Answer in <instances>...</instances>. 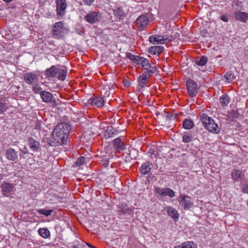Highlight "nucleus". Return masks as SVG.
<instances>
[{"label":"nucleus","instance_id":"21","mask_svg":"<svg viewBox=\"0 0 248 248\" xmlns=\"http://www.w3.org/2000/svg\"><path fill=\"white\" fill-rule=\"evenodd\" d=\"M113 145L117 150L121 151L124 150L125 149L124 143L122 142L120 138H117L113 140Z\"/></svg>","mask_w":248,"mask_h":248},{"label":"nucleus","instance_id":"22","mask_svg":"<svg viewBox=\"0 0 248 248\" xmlns=\"http://www.w3.org/2000/svg\"><path fill=\"white\" fill-rule=\"evenodd\" d=\"M164 50V47L160 46H154L149 48L148 52L153 55H160Z\"/></svg>","mask_w":248,"mask_h":248},{"label":"nucleus","instance_id":"26","mask_svg":"<svg viewBox=\"0 0 248 248\" xmlns=\"http://www.w3.org/2000/svg\"><path fill=\"white\" fill-rule=\"evenodd\" d=\"M166 210L168 215L171 217L173 219L176 220L178 219L179 217L178 214L173 207L168 206L166 208Z\"/></svg>","mask_w":248,"mask_h":248},{"label":"nucleus","instance_id":"46","mask_svg":"<svg viewBox=\"0 0 248 248\" xmlns=\"http://www.w3.org/2000/svg\"><path fill=\"white\" fill-rule=\"evenodd\" d=\"M76 32L79 35H83L84 32L81 28L76 29Z\"/></svg>","mask_w":248,"mask_h":248},{"label":"nucleus","instance_id":"33","mask_svg":"<svg viewBox=\"0 0 248 248\" xmlns=\"http://www.w3.org/2000/svg\"><path fill=\"white\" fill-rule=\"evenodd\" d=\"M183 248H197V245L192 241H186L183 243Z\"/></svg>","mask_w":248,"mask_h":248},{"label":"nucleus","instance_id":"47","mask_svg":"<svg viewBox=\"0 0 248 248\" xmlns=\"http://www.w3.org/2000/svg\"><path fill=\"white\" fill-rule=\"evenodd\" d=\"M41 124H40V123L37 122L35 124L34 129H37V130H39L41 129Z\"/></svg>","mask_w":248,"mask_h":248},{"label":"nucleus","instance_id":"48","mask_svg":"<svg viewBox=\"0 0 248 248\" xmlns=\"http://www.w3.org/2000/svg\"><path fill=\"white\" fill-rule=\"evenodd\" d=\"M220 19L223 21H224L225 22H228V17L226 16L225 15H222L221 17H220Z\"/></svg>","mask_w":248,"mask_h":248},{"label":"nucleus","instance_id":"29","mask_svg":"<svg viewBox=\"0 0 248 248\" xmlns=\"http://www.w3.org/2000/svg\"><path fill=\"white\" fill-rule=\"evenodd\" d=\"M194 126V123L190 119H186L183 121V127L186 129H190Z\"/></svg>","mask_w":248,"mask_h":248},{"label":"nucleus","instance_id":"20","mask_svg":"<svg viewBox=\"0 0 248 248\" xmlns=\"http://www.w3.org/2000/svg\"><path fill=\"white\" fill-rule=\"evenodd\" d=\"M176 114H170L169 113H165L161 114V121L162 125L166 124V122L169 120H175L176 118Z\"/></svg>","mask_w":248,"mask_h":248},{"label":"nucleus","instance_id":"24","mask_svg":"<svg viewBox=\"0 0 248 248\" xmlns=\"http://www.w3.org/2000/svg\"><path fill=\"white\" fill-rule=\"evenodd\" d=\"M231 176L233 180L239 181L244 177V173L239 170L235 169L232 172Z\"/></svg>","mask_w":248,"mask_h":248},{"label":"nucleus","instance_id":"39","mask_svg":"<svg viewBox=\"0 0 248 248\" xmlns=\"http://www.w3.org/2000/svg\"><path fill=\"white\" fill-rule=\"evenodd\" d=\"M136 60V63L139 65H140L141 66H142V65L144 64L147 60L145 58L138 56L137 59Z\"/></svg>","mask_w":248,"mask_h":248},{"label":"nucleus","instance_id":"37","mask_svg":"<svg viewBox=\"0 0 248 248\" xmlns=\"http://www.w3.org/2000/svg\"><path fill=\"white\" fill-rule=\"evenodd\" d=\"M39 213L41 215H43L46 217H48L53 212L52 210H47L46 209H41L38 210Z\"/></svg>","mask_w":248,"mask_h":248},{"label":"nucleus","instance_id":"8","mask_svg":"<svg viewBox=\"0 0 248 248\" xmlns=\"http://www.w3.org/2000/svg\"><path fill=\"white\" fill-rule=\"evenodd\" d=\"M172 36L167 35H152L149 38V41L152 44L164 43V41H171Z\"/></svg>","mask_w":248,"mask_h":248},{"label":"nucleus","instance_id":"35","mask_svg":"<svg viewBox=\"0 0 248 248\" xmlns=\"http://www.w3.org/2000/svg\"><path fill=\"white\" fill-rule=\"evenodd\" d=\"M239 115L240 114L237 111L232 110L229 113L228 115V119L230 121H233V119L238 118L239 116Z\"/></svg>","mask_w":248,"mask_h":248},{"label":"nucleus","instance_id":"36","mask_svg":"<svg viewBox=\"0 0 248 248\" xmlns=\"http://www.w3.org/2000/svg\"><path fill=\"white\" fill-rule=\"evenodd\" d=\"M207 62V58L205 56H202L199 60H197L196 63L199 66L204 65Z\"/></svg>","mask_w":248,"mask_h":248},{"label":"nucleus","instance_id":"18","mask_svg":"<svg viewBox=\"0 0 248 248\" xmlns=\"http://www.w3.org/2000/svg\"><path fill=\"white\" fill-rule=\"evenodd\" d=\"M58 66L53 65L50 68L46 69L45 71V75L47 78H54L57 75Z\"/></svg>","mask_w":248,"mask_h":248},{"label":"nucleus","instance_id":"3","mask_svg":"<svg viewBox=\"0 0 248 248\" xmlns=\"http://www.w3.org/2000/svg\"><path fill=\"white\" fill-rule=\"evenodd\" d=\"M52 35L53 37L57 39H60L65 35L63 22L59 21L53 24L52 26Z\"/></svg>","mask_w":248,"mask_h":248},{"label":"nucleus","instance_id":"32","mask_svg":"<svg viewBox=\"0 0 248 248\" xmlns=\"http://www.w3.org/2000/svg\"><path fill=\"white\" fill-rule=\"evenodd\" d=\"M114 15L119 19L122 18L124 16V12L120 7H118L113 10Z\"/></svg>","mask_w":248,"mask_h":248},{"label":"nucleus","instance_id":"49","mask_svg":"<svg viewBox=\"0 0 248 248\" xmlns=\"http://www.w3.org/2000/svg\"><path fill=\"white\" fill-rule=\"evenodd\" d=\"M21 152L24 154H28V152L27 151V149L26 148H24V150H21Z\"/></svg>","mask_w":248,"mask_h":248},{"label":"nucleus","instance_id":"42","mask_svg":"<svg viewBox=\"0 0 248 248\" xmlns=\"http://www.w3.org/2000/svg\"><path fill=\"white\" fill-rule=\"evenodd\" d=\"M33 90L34 93H36V94H38V93L40 94V93L42 92L43 91H41L42 88L38 85H36V86L33 87Z\"/></svg>","mask_w":248,"mask_h":248},{"label":"nucleus","instance_id":"23","mask_svg":"<svg viewBox=\"0 0 248 248\" xmlns=\"http://www.w3.org/2000/svg\"><path fill=\"white\" fill-rule=\"evenodd\" d=\"M234 16L236 20L244 22H246L248 17V14L243 12H235Z\"/></svg>","mask_w":248,"mask_h":248},{"label":"nucleus","instance_id":"30","mask_svg":"<svg viewBox=\"0 0 248 248\" xmlns=\"http://www.w3.org/2000/svg\"><path fill=\"white\" fill-rule=\"evenodd\" d=\"M39 234L44 238H47L50 236V232L46 228H40L38 231Z\"/></svg>","mask_w":248,"mask_h":248},{"label":"nucleus","instance_id":"34","mask_svg":"<svg viewBox=\"0 0 248 248\" xmlns=\"http://www.w3.org/2000/svg\"><path fill=\"white\" fill-rule=\"evenodd\" d=\"M224 78L226 79V81L228 82H231L233 81L235 77L233 73L231 72H228L224 75Z\"/></svg>","mask_w":248,"mask_h":248},{"label":"nucleus","instance_id":"11","mask_svg":"<svg viewBox=\"0 0 248 248\" xmlns=\"http://www.w3.org/2000/svg\"><path fill=\"white\" fill-rule=\"evenodd\" d=\"M149 21L148 16L145 15H142L136 19V24L138 28L142 30L148 25Z\"/></svg>","mask_w":248,"mask_h":248},{"label":"nucleus","instance_id":"50","mask_svg":"<svg viewBox=\"0 0 248 248\" xmlns=\"http://www.w3.org/2000/svg\"><path fill=\"white\" fill-rule=\"evenodd\" d=\"M109 164L108 161L107 160L105 163L103 164V166L105 167H107Z\"/></svg>","mask_w":248,"mask_h":248},{"label":"nucleus","instance_id":"52","mask_svg":"<svg viewBox=\"0 0 248 248\" xmlns=\"http://www.w3.org/2000/svg\"><path fill=\"white\" fill-rule=\"evenodd\" d=\"M87 245L90 247V248H94V247L93 246V245H92L91 244H87Z\"/></svg>","mask_w":248,"mask_h":248},{"label":"nucleus","instance_id":"27","mask_svg":"<svg viewBox=\"0 0 248 248\" xmlns=\"http://www.w3.org/2000/svg\"><path fill=\"white\" fill-rule=\"evenodd\" d=\"M117 131L112 126H108L105 131L104 135L107 138H111L114 135L116 134Z\"/></svg>","mask_w":248,"mask_h":248},{"label":"nucleus","instance_id":"53","mask_svg":"<svg viewBox=\"0 0 248 248\" xmlns=\"http://www.w3.org/2000/svg\"><path fill=\"white\" fill-rule=\"evenodd\" d=\"M73 248H78L77 247L75 246V247H74Z\"/></svg>","mask_w":248,"mask_h":248},{"label":"nucleus","instance_id":"19","mask_svg":"<svg viewBox=\"0 0 248 248\" xmlns=\"http://www.w3.org/2000/svg\"><path fill=\"white\" fill-rule=\"evenodd\" d=\"M5 155L8 160L11 161H15L18 158L17 152L12 148H9L7 150Z\"/></svg>","mask_w":248,"mask_h":248},{"label":"nucleus","instance_id":"31","mask_svg":"<svg viewBox=\"0 0 248 248\" xmlns=\"http://www.w3.org/2000/svg\"><path fill=\"white\" fill-rule=\"evenodd\" d=\"M142 67L145 70V71H150L152 69H154L155 70V73L156 72V66L151 65L148 60L145 62L144 64L142 65Z\"/></svg>","mask_w":248,"mask_h":248},{"label":"nucleus","instance_id":"38","mask_svg":"<svg viewBox=\"0 0 248 248\" xmlns=\"http://www.w3.org/2000/svg\"><path fill=\"white\" fill-rule=\"evenodd\" d=\"M193 138L189 134H185L183 136L182 139L183 141L185 143H188L192 140Z\"/></svg>","mask_w":248,"mask_h":248},{"label":"nucleus","instance_id":"14","mask_svg":"<svg viewBox=\"0 0 248 248\" xmlns=\"http://www.w3.org/2000/svg\"><path fill=\"white\" fill-rule=\"evenodd\" d=\"M23 78L25 81L29 84H31L33 83L35 80L37 79V76L36 74L30 72L25 73L23 75Z\"/></svg>","mask_w":248,"mask_h":248},{"label":"nucleus","instance_id":"9","mask_svg":"<svg viewBox=\"0 0 248 248\" xmlns=\"http://www.w3.org/2000/svg\"><path fill=\"white\" fill-rule=\"evenodd\" d=\"M86 20L90 24H93L99 21L101 18V15L99 12H90L85 16Z\"/></svg>","mask_w":248,"mask_h":248},{"label":"nucleus","instance_id":"1","mask_svg":"<svg viewBox=\"0 0 248 248\" xmlns=\"http://www.w3.org/2000/svg\"><path fill=\"white\" fill-rule=\"evenodd\" d=\"M71 126L66 123L57 124L54 128L52 136L47 140L48 144L52 146H58L63 144L68 138Z\"/></svg>","mask_w":248,"mask_h":248},{"label":"nucleus","instance_id":"44","mask_svg":"<svg viewBox=\"0 0 248 248\" xmlns=\"http://www.w3.org/2000/svg\"><path fill=\"white\" fill-rule=\"evenodd\" d=\"M242 191L244 193H248V183L243 185L242 187Z\"/></svg>","mask_w":248,"mask_h":248},{"label":"nucleus","instance_id":"13","mask_svg":"<svg viewBox=\"0 0 248 248\" xmlns=\"http://www.w3.org/2000/svg\"><path fill=\"white\" fill-rule=\"evenodd\" d=\"M40 95L43 102L46 103L52 102L54 105H56V100L53 99V95L51 93L43 91L40 93Z\"/></svg>","mask_w":248,"mask_h":248},{"label":"nucleus","instance_id":"12","mask_svg":"<svg viewBox=\"0 0 248 248\" xmlns=\"http://www.w3.org/2000/svg\"><path fill=\"white\" fill-rule=\"evenodd\" d=\"M155 192L161 196H168L170 198H173L175 196V192L171 189L162 188L159 187H155Z\"/></svg>","mask_w":248,"mask_h":248},{"label":"nucleus","instance_id":"4","mask_svg":"<svg viewBox=\"0 0 248 248\" xmlns=\"http://www.w3.org/2000/svg\"><path fill=\"white\" fill-rule=\"evenodd\" d=\"M56 13L57 18H63L65 14V10L67 7L66 0H56Z\"/></svg>","mask_w":248,"mask_h":248},{"label":"nucleus","instance_id":"17","mask_svg":"<svg viewBox=\"0 0 248 248\" xmlns=\"http://www.w3.org/2000/svg\"><path fill=\"white\" fill-rule=\"evenodd\" d=\"M153 167V164L149 161L143 163L140 168V173L142 175L148 174Z\"/></svg>","mask_w":248,"mask_h":248},{"label":"nucleus","instance_id":"40","mask_svg":"<svg viewBox=\"0 0 248 248\" xmlns=\"http://www.w3.org/2000/svg\"><path fill=\"white\" fill-rule=\"evenodd\" d=\"M7 107L5 102L0 101V114H2L6 111Z\"/></svg>","mask_w":248,"mask_h":248},{"label":"nucleus","instance_id":"25","mask_svg":"<svg viewBox=\"0 0 248 248\" xmlns=\"http://www.w3.org/2000/svg\"><path fill=\"white\" fill-rule=\"evenodd\" d=\"M67 70L66 68H59L58 67L57 70V78L58 79L63 81L65 79L67 76Z\"/></svg>","mask_w":248,"mask_h":248},{"label":"nucleus","instance_id":"41","mask_svg":"<svg viewBox=\"0 0 248 248\" xmlns=\"http://www.w3.org/2000/svg\"><path fill=\"white\" fill-rule=\"evenodd\" d=\"M126 56L127 58L129 59L131 61L133 62L134 63L136 62V60L137 59V58L138 57V56L134 55L130 52L126 53Z\"/></svg>","mask_w":248,"mask_h":248},{"label":"nucleus","instance_id":"5","mask_svg":"<svg viewBox=\"0 0 248 248\" xmlns=\"http://www.w3.org/2000/svg\"><path fill=\"white\" fill-rule=\"evenodd\" d=\"M178 201L184 210H189L193 205L191 198L188 195H180L178 198Z\"/></svg>","mask_w":248,"mask_h":248},{"label":"nucleus","instance_id":"10","mask_svg":"<svg viewBox=\"0 0 248 248\" xmlns=\"http://www.w3.org/2000/svg\"><path fill=\"white\" fill-rule=\"evenodd\" d=\"M0 188L2 195L5 197H8L13 191L15 185L8 182H4L0 185Z\"/></svg>","mask_w":248,"mask_h":248},{"label":"nucleus","instance_id":"2","mask_svg":"<svg viewBox=\"0 0 248 248\" xmlns=\"http://www.w3.org/2000/svg\"><path fill=\"white\" fill-rule=\"evenodd\" d=\"M201 120L205 127L210 132L218 133L220 131V128L215 121L208 116L206 114L203 113L201 115Z\"/></svg>","mask_w":248,"mask_h":248},{"label":"nucleus","instance_id":"51","mask_svg":"<svg viewBox=\"0 0 248 248\" xmlns=\"http://www.w3.org/2000/svg\"><path fill=\"white\" fill-rule=\"evenodd\" d=\"M174 248H183V247L181 244L180 245H178V246H176L174 247Z\"/></svg>","mask_w":248,"mask_h":248},{"label":"nucleus","instance_id":"6","mask_svg":"<svg viewBox=\"0 0 248 248\" xmlns=\"http://www.w3.org/2000/svg\"><path fill=\"white\" fill-rule=\"evenodd\" d=\"M186 86L188 94L191 97L196 96L198 93L196 82L191 79H188L186 81Z\"/></svg>","mask_w":248,"mask_h":248},{"label":"nucleus","instance_id":"16","mask_svg":"<svg viewBox=\"0 0 248 248\" xmlns=\"http://www.w3.org/2000/svg\"><path fill=\"white\" fill-rule=\"evenodd\" d=\"M28 145L30 149L34 152H37L40 149V143L32 138L28 139Z\"/></svg>","mask_w":248,"mask_h":248},{"label":"nucleus","instance_id":"43","mask_svg":"<svg viewBox=\"0 0 248 248\" xmlns=\"http://www.w3.org/2000/svg\"><path fill=\"white\" fill-rule=\"evenodd\" d=\"M85 161V158L83 156L79 157L76 161V164L78 166H80L83 164Z\"/></svg>","mask_w":248,"mask_h":248},{"label":"nucleus","instance_id":"45","mask_svg":"<svg viewBox=\"0 0 248 248\" xmlns=\"http://www.w3.org/2000/svg\"><path fill=\"white\" fill-rule=\"evenodd\" d=\"M83 1L85 5L90 6L94 2V0H83Z\"/></svg>","mask_w":248,"mask_h":248},{"label":"nucleus","instance_id":"28","mask_svg":"<svg viewBox=\"0 0 248 248\" xmlns=\"http://www.w3.org/2000/svg\"><path fill=\"white\" fill-rule=\"evenodd\" d=\"M230 102V98L228 95L223 94L219 99V103L222 107H226Z\"/></svg>","mask_w":248,"mask_h":248},{"label":"nucleus","instance_id":"7","mask_svg":"<svg viewBox=\"0 0 248 248\" xmlns=\"http://www.w3.org/2000/svg\"><path fill=\"white\" fill-rule=\"evenodd\" d=\"M154 74H155V70L154 69L150 71H144L142 75L139 77L138 81L139 86L141 88H144L146 84L147 79Z\"/></svg>","mask_w":248,"mask_h":248},{"label":"nucleus","instance_id":"15","mask_svg":"<svg viewBox=\"0 0 248 248\" xmlns=\"http://www.w3.org/2000/svg\"><path fill=\"white\" fill-rule=\"evenodd\" d=\"M89 103H91L92 106L96 107H102L104 104V100L100 97H96L93 98H91L88 101Z\"/></svg>","mask_w":248,"mask_h":248}]
</instances>
